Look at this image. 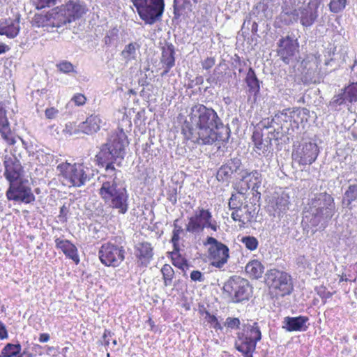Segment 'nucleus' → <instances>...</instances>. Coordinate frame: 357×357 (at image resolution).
<instances>
[{"label": "nucleus", "instance_id": "1", "mask_svg": "<svg viewBox=\"0 0 357 357\" xmlns=\"http://www.w3.org/2000/svg\"><path fill=\"white\" fill-rule=\"evenodd\" d=\"M188 117L181 127L185 139L201 145L229 139L230 130L213 109L197 104L191 107Z\"/></svg>", "mask_w": 357, "mask_h": 357}, {"label": "nucleus", "instance_id": "2", "mask_svg": "<svg viewBox=\"0 0 357 357\" xmlns=\"http://www.w3.org/2000/svg\"><path fill=\"white\" fill-rule=\"evenodd\" d=\"M128 144L127 135L121 128L111 133L107 142L100 146L95 158L98 166L105 168L104 174H121L115 165L121 166L126 153L125 147Z\"/></svg>", "mask_w": 357, "mask_h": 357}, {"label": "nucleus", "instance_id": "3", "mask_svg": "<svg viewBox=\"0 0 357 357\" xmlns=\"http://www.w3.org/2000/svg\"><path fill=\"white\" fill-rule=\"evenodd\" d=\"M85 6L78 0L69 1L61 6L56 7L45 14L34 16L33 24L43 27L48 32H54L68 23L79 19L85 13Z\"/></svg>", "mask_w": 357, "mask_h": 357}, {"label": "nucleus", "instance_id": "4", "mask_svg": "<svg viewBox=\"0 0 357 357\" xmlns=\"http://www.w3.org/2000/svg\"><path fill=\"white\" fill-rule=\"evenodd\" d=\"M98 179L101 183L98 194L105 205L119 214H126L129 209V194L118 174H102Z\"/></svg>", "mask_w": 357, "mask_h": 357}, {"label": "nucleus", "instance_id": "5", "mask_svg": "<svg viewBox=\"0 0 357 357\" xmlns=\"http://www.w3.org/2000/svg\"><path fill=\"white\" fill-rule=\"evenodd\" d=\"M335 213L333 197L326 192H321L309 199L303 211V220L312 227L319 226L324 229Z\"/></svg>", "mask_w": 357, "mask_h": 357}, {"label": "nucleus", "instance_id": "6", "mask_svg": "<svg viewBox=\"0 0 357 357\" xmlns=\"http://www.w3.org/2000/svg\"><path fill=\"white\" fill-rule=\"evenodd\" d=\"M56 169L59 175L74 187L84 185L93 176V170L83 163L62 162L57 166Z\"/></svg>", "mask_w": 357, "mask_h": 357}, {"label": "nucleus", "instance_id": "7", "mask_svg": "<svg viewBox=\"0 0 357 357\" xmlns=\"http://www.w3.org/2000/svg\"><path fill=\"white\" fill-rule=\"evenodd\" d=\"M140 19L146 24L153 25L161 20L165 11V0H129Z\"/></svg>", "mask_w": 357, "mask_h": 357}, {"label": "nucleus", "instance_id": "8", "mask_svg": "<svg viewBox=\"0 0 357 357\" xmlns=\"http://www.w3.org/2000/svg\"><path fill=\"white\" fill-rule=\"evenodd\" d=\"M219 228L217 221L213 218L212 212L209 209L199 206L188 218L185 231L196 234L202 233L205 229H210L215 232Z\"/></svg>", "mask_w": 357, "mask_h": 357}, {"label": "nucleus", "instance_id": "9", "mask_svg": "<svg viewBox=\"0 0 357 357\" xmlns=\"http://www.w3.org/2000/svg\"><path fill=\"white\" fill-rule=\"evenodd\" d=\"M317 8L318 6L313 8L309 3L306 6H301L293 10L283 9L280 17L287 25L299 20L304 27H310L318 17Z\"/></svg>", "mask_w": 357, "mask_h": 357}, {"label": "nucleus", "instance_id": "10", "mask_svg": "<svg viewBox=\"0 0 357 357\" xmlns=\"http://www.w3.org/2000/svg\"><path fill=\"white\" fill-rule=\"evenodd\" d=\"M236 335V349H256L257 343L262 337L259 323L254 321L243 324L241 331L238 332Z\"/></svg>", "mask_w": 357, "mask_h": 357}, {"label": "nucleus", "instance_id": "11", "mask_svg": "<svg viewBox=\"0 0 357 357\" xmlns=\"http://www.w3.org/2000/svg\"><path fill=\"white\" fill-rule=\"evenodd\" d=\"M223 289L230 295L232 302L236 303L248 301L252 292L249 282L236 275L225 282Z\"/></svg>", "mask_w": 357, "mask_h": 357}, {"label": "nucleus", "instance_id": "12", "mask_svg": "<svg viewBox=\"0 0 357 357\" xmlns=\"http://www.w3.org/2000/svg\"><path fill=\"white\" fill-rule=\"evenodd\" d=\"M281 138L279 128H274L273 130H268L266 133L255 129L252 135L253 150L260 156H268L273 151L272 139L278 140Z\"/></svg>", "mask_w": 357, "mask_h": 357}, {"label": "nucleus", "instance_id": "13", "mask_svg": "<svg viewBox=\"0 0 357 357\" xmlns=\"http://www.w3.org/2000/svg\"><path fill=\"white\" fill-rule=\"evenodd\" d=\"M266 282L271 289L282 296L289 295L293 290L291 275L278 269H271L266 273Z\"/></svg>", "mask_w": 357, "mask_h": 357}, {"label": "nucleus", "instance_id": "14", "mask_svg": "<svg viewBox=\"0 0 357 357\" xmlns=\"http://www.w3.org/2000/svg\"><path fill=\"white\" fill-rule=\"evenodd\" d=\"M208 245V257L211 260V265L218 268H222L229 257V248L212 236H208L204 243Z\"/></svg>", "mask_w": 357, "mask_h": 357}, {"label": "nucleus", "instance_id": "15", "mask_svg": "<svg viewBox=\"0 0 357 357\" xmlns=\"http://www.w3.org/2000/svg\"><path fill=\"white\" fill-rule=\"evenodd\" d=\"M6 195L7 199L10 201L24 204H31L36 199L29 181L27 179H24L9 185Z\"/></svg>", "mask_w": 357, "mask_h": 357}, {"label": "nucleus", "instance_id": "16", "mask_svg": "<svg viewBox=\"0 0 357 357\" xmlns=\"http://www.w3.org/2000/svg\"><path fill=\"white\" fill-rule=\"evenodd\" d=\"M125 250L122 246L112 243H105L100 247L98 256L102 264L106 266L117 267L124 260Z\"/></svg>", "mask_w": 357, "mask_h": 357}, {"label": "nucleus", "instance_id": "17", "mask_svg": "<svg viewBox=\"0 0 357 357\" xmlns=\"http://www.w3.org/2000/svg\"><path fill=\"white\" fill-rule=\"evenodd\" d=\"M319 149L315 142H303L293 154L294 159L301 165H310L315 162Z\"/></svg>", "mask_w": 357, "mask_h": 357}, {"label": "nucleus", "instance_id": "18", "mask_svg": "<svg viewBox=\"0 0 357 357\" xmlns=\"http://www.w3.org/2000/svg\"><path fill=\"white\" fill-rule=\"evenodd\" d=\"M278 55L286 64H289L290 61L294 58L298 49V43L297 39L287 36L281 38L278 40Z\"/></svg>", "mask_w": 357, "mask_h": 357}, {"label": "nucleus", "instance_id": "19", "mask_svg": "<svg viewBox=\"0 0 357 357\" xmlns=\"http://www.w3.org/2000/svg\"><path fill=\"white\" fill-rule=\"evenodd\" d=\"M238 174L240 179L245 181L247 184V188L251 189L253 196L260 198L261 193L258 191L261 185L262 177L261 174L258 170H253L248 172L247 169L241 171Z\"/></svg>", "mask_w": 357, "mask_h": 357}, {"label": "nucleus", "instance_id": "20", "mask_svg": "<svg viewBox=\"0 0 357 357\" xmlns=\"http://www.w3.org/2000/svg\"><path fill=\"white\" fill-rule=\"evenodd\" d=\"M20 31V16L0 19V35L6 36L8 38H16Z\"/></svg>", "mask_w": 357, "mask_h": 357}, {"label": "nucleus", "instance_id": "21", "mask_svg": "<svg viewBox=\"0 0 357 357\" xmlns=\"http://www.w3.org/2000/svg\"><path fill=\"white\" fill-rule=\"evenodd\" d=\"M241 165V160L238 158H234L229 160L218 170L216 175L217 179L222 182L229 181L231 175L239 170Z\"/></svg>", "mask_w": 357, "mask_h": 357}, {"label": "nucleus", "instance_id": "22", "mask_svg": "<svg viewBox=\"0 0 357 357\" xmlns=\"http://www.w3.org/2000/svg\"><path fill=\"white\" fill-rule=\"evenodd\" d=\"M135 256L140 266L146 267L153 259V247L150 243L141 242L135 245Z\"/></svg>", "mask_w": 357, "mask_h": 357}, {"label": "nucleus", "instance_id": "23", "mask_svg": "<svg viewBox=\"0 0 357 357\" xmlns=\"http://www.w3.org/2000/svg\"><path fill=\"white\" fill-rule=\"evenodd\" d=\"M4 164L5 172L3 174L8 181L9 185L24 179L22 176V167L18 161L7 160L5 161Z\"/></svg>", "mask_w": 357, "mask_h": 357}, {"label": "nucleus", "instance_id": "24", "mask_svg": "<svg viewBox=\"0 0 357 357\" xmlns=\"http://www.w3.org/2000/svg\"><path fill=\"white\" fill-rule=\"evenodd\" d=\"M0 135L8 144L13 145L15 143L2 101H0Z\"/></svg>", "mask_w": 357, "mask_h": 357}, {"label": "nucleus", "instance_id": "25", "mask_svg": "<svg viewBox=\"0 0 357 357\" xmlns=\"http://www.w3.org/2000/svg\"><path fill=\"white\" fill-rule=\"evenodd\" d=\"M103 121L99 114H91L86 119L80 123L78 129L86 135H92L100 130Z\"/></svg>", "mask_w": 357, "mask_h": 357}, {"label": "nucleus", "instance_id": "26", "mask_svg": "<svg viewBox=\"0 0 357 357\" xmlns=\"http://www.w3.org/2000/svg\"><path fill=\"white\" fill-rule=\"evenodd\" d=\"M56 248L60 249L66 257L72 259L76 264L79 263V257L77 247L68 240L56 238L54 240Z\"/></svg>", "mask_w": 357, "mask_h": 357}, {"label": "nucleus", "instance_id": "27", "mask_svg": "<svg viewBox=\"0 0 357 357\" xmlns=\"http://www.w3.org/2000/svg\"><path fill=\"white\" fill-rule=\"evenodd\" d=\"M308 321L309 318L306 316L286 317L283 321L284 325L283 328L289 332L305 331L307 328Z\"/></svg>", "mask_w": 357, "mask_h": 357}, {"label": "nucleus", "instance_id": "28", "mask_svg": "<svg viewBox=\"0 0 357 357\" xmlns=\"http://www.w3.org/2000/svg\"><path fill=\"white\" fill-rule=\"evenodd\" d=\"M245 82L248 87V92L249 95L256 98L260 91L259 80L257 77L255 70L251 67H249Z\"/></svg>", "mask_w": 357, "mask_h": 357}, {"label": "nucleus", "instance_id": "29", "mask_svg": "<svg viewBox=\"0 0 357 357\" xmlns=\"http://www.w3.org/2000/svg\"><path fill=\"white\" fill-rule=\"evenodd\" d=\"M308 110L305 108L290 109V127L294 130L298 128L299 124L307 120Z\"/></svg>", "mask_w": 357, "mask_h": 357}, {"label": "nucleus", "instance_id": "30", "mask_svg": "<svg viewBox=\"0 0 357 357\" xmlns=\"http://www.w3.org/2000/svg\"><path fill=\"white\" fill-rule=\"evenodd\" d=\"M245 272L250 278L259 279L264 272V266L259 260L253 259L245 266Z\"/></svg>", "mask_w": 357, "mask_h": 357}, {"label": "nucleus", "instance_id": "31", "mask_svg": "<svg viewBox=\"0 0 357 357\" xmlns=\"http://www.w3.org/2000/svg\"><path fill=\"white\" fill-rule=\"evenodd\" d=\"M174 46L172 44H167L162 49L160 61L162 66H167V68H172L175 64Z\"/></svg>", "mask_w": 357, "mask_h": 357}, {"label": "nucleus", "instance_id": "32", "mask_svg": "<svg viewBox=\"0 0 357 357\" xmlns=\"http://www.w3.org/2000/svg\"><path fill=\"white\" fill-rule=\"evenodd\" d=\"M290 108L283 109L282 112H278L275 114L273 117V121L278 126L277 128H279L280 131L281 137L282 136V132L284 127L287 128V130H289L288 126H285V123H290Z\"/></svg>", "mask_w": 357, "mask_h": 357}, {"label": "nucleus", "instance_id": "33", "mask_svg": "<svg viewBox=\"0 0 357 357\" xmlns=\"http://www.w3.org/2000/svg\"><path fill=\"white\" fill-rule=\"evenodd\" d=\"M289 203L288 197L286 195H282L273 200L270 207L274 210L275 213L280 215V213L285 212L288 209Z\"/></svg>", "mask_w": 357, "mask_h": 357}, {"label": "nucleus", "instance_id": "34", "mask_svg": "<svg viewBox=\"0 0 357 357\" xmlns=\"http://www.w3.org/2000/svg\"><path fill=\"white\" fill-rule=\"evenodd\" d=\"M139 45L136 43H130L125 46L121 55L126 63L135 60L137 57V52Z\"/></svg>", "mask_w": 357, "mask_h": 357}, {"label": "nucleus", "instance_id": "35", "mask_svg": "<svg viewBox=\"0 0 357 357\" xmlns=\"http://www.w3.org/2000/svg\"><path fill=\"white\" fill-rule=\"evenodd\" d=\"M22 347L20 344L8 343L1 350L0 357H14L20 354Z\"/></svg>", "mask_w": 357, "mask_h": 357}, {"label": "nucleus", "instance_id": "36", "mask_svg": "<svg viewBox=\"0 0 357 357\" xmlns=\"http://www.w3.org/2000/svg\"><path fill=\"white\" fill-rule=\"evenodd\" d=\"M178 222V220L176 219L174 220L173 224V231H172V236L171 239V242L173 244V247L174 248V250L179 251V240L181 238V234L184 233V229L182 228L181 226L178 225L177 222Z\"/></svg>", "mask_w": 357, "mask_h": 357}, {"label": "nucleus", "instance_id": "37", "mask_svg": "<svg viewBox=\"0 0 357 357\" xmlns=\"http://www.w3.org/2000/svg\"><path fill=\"white\" fill-rule=\"evenodd\" d=\"M172 260L173 265L182 271H185L189 266L188 260L179 254V251L173 250Z\"/></svg>", "mask_w": 357, "mask_h": 357}, {"label": "nucleus", "instance_id": "38", "mask_svg": "<svg viewBox=\"0 0 357 357\" xmlns=\"http://www.w3.org/2000/svg\"><path fill=\"white\" fill-rule=\"evenodd\" d=\"M161 273L166 287L170 286L174 277V271L169 264H165L161 268Z\"/></svg>", "mask_w": 357, "mask_h": 357}, {"label": "nucleus", "instance_id": "39", "mask_svg": "<svg viewBox=\"0 0 357 357\" xmlns=\"http://www.w3.org/2000/svg\"><path fill=\"white\" fill-rule=\"evenodd\" d=\"M348 103L349 102L346 97V95L343 91L341 93L334 96L332 100H331L329 105L333 109L339 110V107L344 105H347Z\"/></svg>", "mask_w": 357, "mask_h": 357}, {"label": "nucleus", "instance_id": "40", "mask_svg": "<svg viewBox=\"0 0 357 357\" xmlns=\"http://www.w3.org/2000/svg\"><path fill=\"white\" fill-rule=\"evenodd\" d=\"M347 4V0H331L328 7L329 10L333 13L342 12Z\"/></svg>", "mask_w": 357, "mask_h": 357}, {"label": "nucleus", "instance_id": "41", "mask_svg": "<svg viewBox=\"0 0 357 357\" xmlns=\"http://www.w3.org/2000/svg\"><path fill=\"white\" fill-rule=\"evenodd\" d=\"M241 242L245 245V247L250 250H255L259 245V241L256 237L252 236H245L242 237Z\"/></svg>", "mask_w": 357, "mask_h": 357}, {"label": "nucleus", "instance_id": "42", "mask_svg": "<svg viewBox=\"0 0 357 357\" xmlns=\"http://www.w3.org/2000/svg\"><path fill=\"white\" fill-rule=\"evenodd\" d=\"M344 92L349 103L357 102V83L348 86Z\"/></svg>", "mask_w": 357, "mask_h": 357}, {"label": "nucleus", "instance_id": "43", "mask_svg": "<svg viewBox=\"0 0 357 357\" xmlns=\"http://www.w3.org/2000/svg\"><path fill=\"white\" fill-rule=\"evenodd\" d=\"M344 201L347 204L349 205L351 203L357 199V184L350 185L347 190L344 193Z\"/></svg>", "mask_w": 357, "mask_h": 357}, {"label": "nucleus", "instance_id": "44", "mask_svg": "<svg viewBox=\"0 0 357 357\" xmlns=\"http://www.w3.org/2000/svg\"><path fill=\"white\" fill-rule=\"evenodd\" d=\"M205 314V319L206 321L211 325V327L215 329V331H222L223 326L220 324L218 320V318L215 315L211 314L208 311H206Z\"/></svg>", "mask_w": 357, "mask_h": 357}, {"label": "nucleus", "instance_id": "45", "mask_svg": "<svg viewBox=\"0 0 357 357\" xmlns=\"http://www.w3.org/2000/svg\"><path fill=\"white\" fill-rule=\"evenodd\" d=\"M119 38V29L116 27H114L109 29L104 38V42L105 45H110Z\"/></svg>", "mask_w": 357, "mask_h": 357}, {"label": "nucleus", "instance_id": "46", "mask_svg": "<svg viewBox=\"0 0 357 357\" xmlns=\"http://www.w3.org/2000/svg\"><path fill=\"white\" fill-rule=\"evenodd\" d=\"M234 211L231 214V218L234 221H238L240 222L239 226L244 227V225L250 222V218H245L244 215L241 213V208L240 209H233Z\"/></svg>", "mask_w": 357, "mask_h": 357}, {"label": "nucleus", "instance_id": "47", "mask_svg": "<svg viewBox=\"0 0 357 357\" xmlns=\"http://www.w3.org/2000/svg\"><path fill=\"white\" fill-rule=\"evenodd\" d=\"M240 319L236 317H227L224 324L225 326L231 330L240 328Z\"/></svg>", "mask_w": 357, "mask_h": 357}, {"label": "nucleus", "instance_id": "48", "mask_svg": "<svg viewBox=\"0 0 357 357\" xmlns=\"http://www.w3.org/2000/svg\"><path fill=\"white\" fill-rule=\"evenodd\" d=\"M242 202L240 197L236 194H232L229 201V207L230 209H240L241 208Z\"/></svg>", "mask_w": 357, "mask_h": 357}, {"label": "nucleus", "instance_id": "49", "mask_svg": "<svg viewBox=\"0 0 357 357\" xmlns=\"http://www.w3.org/2000/svg\"><path fill=\"white\" fill-rule=\"evenodd\" d=\"M273 124H275V122H273V119L271 120H270L269 118L264 119L259 122L257 128H256L255 129H258L259 130H261L262 132H264V129L268 130L269 129L273 128L272 130H273L274 128H275L274 127Z\"/></svg>", "mask_w": 357, "mask_h": 357}, {"label": "nucleus", "instance_id": "50", "mask_svg": "<svg viewBox=\"0 0 357 357\" xmlns=\"http://www.w3.org/2000/svg\"><path fill=\"white\" fill-rule=\"evenodd\" d=\"M59 71L63 73H69L74 71L73 65L67 61H63L56 65Z\"/></svg>", "mask_w": 357, "mask_h": 357}, {"label": "nucleus", "instance_id": "51", "mask_svg": "<svg viewBox=\"0 0 357 357\" xmlns=\"http://www.w3.org/2000/svg\"><path fill=\"white\" fill-rule=\"evenodd\" d=\"M222 75V73L218 68H215L213 70V74L207 79V82L216 85H220V76Z\"/></svg>", "mask_w": 357, "mask_h": 357}, {"label": "nucleus", "instance_id": "52", "mask_svg": "<svg viewBox=\"0 0 357 357\" xmlns=\"http://www.w3.org/2000/svg\"><path fill=\"white\" fill-rule=\"evenodd\" d=\"M86 101V98L82 93H76L75 94L72 98L71 102H73L76 106H83Z\"/></svg>", "mask_w": 357, "mask_h": 357}, {"label": "nucleus", "instance_id": "53", "mask_svg": "<svg viewBox=\"0 0 357 357\" xmlns=\"http://www.w3.org/2000/svg\"><path fill=\"white\" fill-rule=\"evenodd\" d=\"M69 212L68 208L63 205L60 208L59 215H58L59 221L61 223H64L67 222L68 220V213Z\"/></svg>", "mask_w": 357, "mask_h": 357}, {"label": "nucleus", "instance_id": "54", "mask_svg": "<svg viewBox=\"0 0 357 357\" xmlns=\"http://www.w3.org/2000/svg\"><path fill=\"white\" fill-rule=\"evenodd\" d=\"M56 0H35V3L36 4L37 8H43L47 6H50L51 5L54 4Z\"/></svg>", "mask_w": 357, "mask_h": 357}, {"label": "nucleus", "instance_id": "55", "mask_svg": "<svg viewBox=\"0 0 357 357\" xmlns=\"http://www.w3.org/2000/svg\"><path fill=\"white\" fill-rule=\"evenodd\" d=\"M190 278L194 282H204V277L199 271H192L190 273Z\"/></svg>", "mask_w": 357, "mask_h": 357}, {"label": "nucleus", "instance_id": "56", "mask_svg": "<svg viewBox=\"0 0 357 357\" xmlns=\"http://www.w3.org/2000/svg\"><path fill=\"white\" fill-rule=\"evenodd\" d=\"M317 294L323 299L326 300L331 298L333 294L326 290L325 287H320L317 290Z\"/></svg>", "mask_w": 357, "mask_h": 357}, {"label": "nucleus", "instance_id": "57", "mask_svg": "<svg viewBox=\"0 0 357 357\" xmlns=\"http://www.w3.org/2000/svg\"><path fill=\"white\" fill-rule=\"evenodd\" d=\"M59 113L58 109L54 107L47 108L45 111V114L47 119H53L56 118Z\"/></svg>", "mask_w": 357, "mask_h": 357}, {"label": "nucleus", "instance_id": "58", "mask_svg": "<svg viewBox=\"0 0 357 357\" xmlns=\"http://www.w3.org/2000/svg\"><path fill=\"white\" fill-rule=\"evenodd\" d=\"M202 65L204 69L209 70L215 65V60L213 58L208 57L202 62Z\"/></svg>", "mask_w": 357, "mask_h": 357}, {"label": "nucleus", "instance_id": "59", "mask_svg": "<svg viewBox=\"0 0 357 357\" xmlns=\"http://www.w3.org/2000/svg\"><path fill=\"white\" fill-rule=\"evenodd\" d=\"M8 337V331L6 330L5 324L0 321V339L5 340Z\"/></svg>", "mask_w": 357, "mask_h": 357}, {"label": "nucleus", "instance_id": "60", "mask_svg": "<svg viewBox=\"0 0 357 357\" xmlns=\"http://www.w3.org/2000/svg\"><path fill=\"white\" fill-rule=\"evenodd\" d=\"M256 349H236L238 351L242 354L243 357H253V353L255 352Z\"/></svg>", "mask_w": 357, "mask_h": 357}, {"label": "nucleus", "instance_id": "61", "mask_svg": "<svg viewBox=\"0 0 357 357\" xmlns=\"http://www.w3.org/2000/svg\"><path fill=\"white\" fill-rule=\"evenodd\" d=\"M111 335L112 333L109 330L105 329L102 335V339L105 345L108 346L109 344V337H111Z\"/></svg>", "mask_w": 357, "mask_h": 357}, {"label": "nucleus", "instance_id": "62", "mask_svg": "<svg viewBox=\"0 0 357 357\" xmlns=\"http://www.w3.org/2000/svg\"><path fill=\"white\" fill-rule=\"evenodd\" d=\"M297 264L301 265L303 267H305L308 265V261L305 256H299L296 259Z\"/></svg>", "mask_w": 357, "mask_h": 357}, {"label": "nucleus", "instance_id": "63", "mask_svg": "<svg viewBox=\"0 0 357 357\" xmlns=\"http://www.w3.org/2000/svg\"><path fill=\"white\" fill-rule=\"evenodd\" d=\"M50 335L48 333H41L39 336V342L41 343L47 342L50 340Z\"/></svg>", "mask_w": 357, "mask_h": 357}, {"label": "nucleus", "instance_id": "64", "mask_svg": "<svg viewBox=\"0 0 357 357\" xmlns=\"http://www.w3.org/2000/svg\"><path fill=\"white\" fill-rule=\"evenodd\" d=\"M176 189L174 188L172 192L169 195V199L173 203L176 202Z\"/></svg>", "mask_w": 357, "mask_h": 357}]
</instances>
